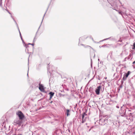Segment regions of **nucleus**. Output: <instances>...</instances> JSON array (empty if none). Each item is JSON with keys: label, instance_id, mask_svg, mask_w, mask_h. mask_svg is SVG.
<instances>
[{"label": "nucleus", "instance_id": "nucleus-1", "mask_svg": "<svg viewBox=\"0 0 135 135\" xmlns=\"http://www.w3.org/2000/svg\"><path fill=\"white\" fill-rule=\"evenodd\" d=\"M16 114L18 116L19 119L20 120H23L25 117L24 114L21 111H18L16 113Z\"/></svg>", "mask_w": 135, "mask_h": 135}, {"label": "nucleus", "instance_id": "nucleus-2", "mask_svg": "<svg viewBox=\"0 0 135 135\" xmlns=\"http://www.w3.org/2000/svg\"><path fill=\"white\" fill-rule=\"evenodd\" d=\"M39 89L42 92H44L45 91V88L43 86L42 84H41L40 83L39 84Z\"/></svg>", "mask_w": 135, "mask_h": 135}, {"label": "nucleus", "instance_id": "nucleus-3", "mask_svg": "<svg viewBox=\"0 0 135 135\" xmlns=\"http://www.w3.org/2000/svg\"><path fill=\"white\" fill-rule=\"evenodd\" d=\"M102 87L100 86H99L97 87L95 91L97 94L99 95L100 94V90L101 89Z\"/></svg>", "mask_w": 135, "mask_h": 135}, {"label": "nucleus", "instance_id": "nucleus-4", "mask_svg": "<svg viewBox=\"0 0 135 135\" xmlns=\"http://www.w3.org/2000/svg\"><path fill=\"white\" fill-rule=\"evenodd\" d=\"M130 71H128L127 73L125 74V75H124V77L123 78V80H125L127 79V78L128 77L129 75L130 74Z\"/></svg>", "mask_w": 135, "mask_h": 135}, {"label": "nucleus", "instance_id": "nucleus-5", "mask_svg": "<svg viewBox=\"0 0 135 135\" xmlns=\"http://www.w3.org/2000/svg\"><path fill=\"white\" fill-rule=\"evenodd\" d=\"M15 123L17 124H18L19 125H20L22 123V120L20 119L19 120L16 121Z\"/></svg>", "mask_w": 135, "mask_h": 135}, {"label": "nucleus", "instance_id": "nucleus-6", "mask_svg": "<svg viewBox=\"0 0 135 135\" xmlns=\"http://www.w3.org/2000/svg\"><path fill=\"white\" fill-rule=\"evenodd\" d=\"M54 93L52 92L50 93L49 94H50V98H51L54 95Z\"/></svg>", "mask_w": 135, "mask_h": 135}, {"label": "nucleus", "instance_id": "nucleus-7", "mask_svg": "<svg viewBox=\"0 0 135 135\" xmlns=\"http://www.w3.org/2000/svg\"><path fill=\"white\" fill-rule=\"evenodd\" d=\"M66 110V113L67 114V116L70 115V114H69V113L70 111L69 110V109H67Z\"/></svg>", "mask_w": 135, "mask_h": 135}, {"label": "nucleus", "instance_id": "nucleus-8", "mask_svg": "<svg viewBox=\"0 0 135 135\" xmlns=\"http://www.w3.org/2000/svg\"><path fill=\"white\" fill-rule=\"evenodd\" d=\"M84 114H83L82 115V118H83V119H82V121L81 122L82 123H84L85 120H83V118H84Z\"/></svg>", "mask_w": 135, "mask_h": 135}, {"label": "nucleus", "instance_id": "nucleus-9", "mask_svg": "<svg viewBox=\"0 0 135 135\" xmlns=\"http://www.w3.org/2000/svg\"><path fill=\"white\" fill-rule=\"evenodd\" d=\"M133 49L135 50V42L133 43Z\"/></svg>", "mask_w": 135, "mask_h": 135}, {"label": "nucleus", "instance_id": "nucleus-10", "mask_svg": "<svg viewBox=\"0 0 135 135\" xmlns=\"http://www.w3.org/2000/svg\"><path fill=\"white\" fill-rule=\"evenodd\" d=\"M3 12L4 13H6L7 12H8L5 9L3 10Z\"/></svg>", "mask_w": 135, "mask_h": 135}, {"label": "nucleus", "instance_id": "nucleus-11", "mask_svg": "<svg viewBox=\"0 0 135 135\" xmlns=\"http://www.w3.org/2000/svg\"><path fill=\"white\" fill-rule=\"evenodd\" d=\"M135 63V61H134L133 62L132 64H134Z\"/></svg>", "mask_w": 135, "mask_h": 135}, {"label": "nucleus", "instance_id": "nucleus-12", "mask_svg": "<svg viewBox=\"0 0 135 135\" xmlns=\"http://www.w3.org/2000/svg\"><path fill=\"white\" fill-rule=\"evenodd\" d=\"M135 63V61H134L133 62L132 64H134Z\"/></svg>", "mask_w": 135, "mask_h": 135}, {"label": "nucleus", "instance_id": "nucleus-13", "mask_svg": "<svg viewBox=\"0 0 135 135\" xmlns=\"http://www.w3.org/2000/svg\"><path fill=\"white\" fill-rule=\"evenodd\" d=\"M22 135V134H19V135Z\"/></svg>", "mask_w": 135, "mask_h": 135}, {"label": "nucleus", "instance_id": "nucleus-14", "mask_svg": "<svg viewBox=\"0 0 135 135\" xmlns=\"http://www.w3.org/2000/svg\"><path fill=\"white\" fill-rule=\"evenodd\" d=\"M31 45H33V44H31Z\"/></svg>", "mask_w": 135, "mask_h": 135}]
</instances>
